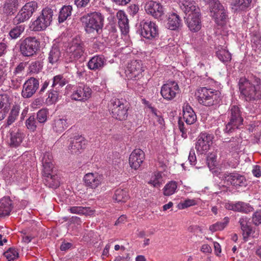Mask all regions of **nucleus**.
<instances>
[{
	"label": "nucleus",
	"mask_w": 261,
	"mask_h": 261,
	"mask_svg": "<svg viewBox=\"0 0 261 261\" xmlns=\"http://www.w3.org/2000/svg\"><path fill=\"white\" fill-rule=\"evenodd\" d=\"M239 86L241 96L246 101L261 99V83L259 78L254 77L251 81L241 78L239 82Z\"/></svg>",
	"instance_id": "1"
},
{
	"label": "nucleus",
	"mask_w": 261,
	"mask_h": 261,
	"mask_svg": "<svg viewBox=\"0 0 261 261\" xmlns=\"http://www.w3.org/2000/svg\"><path fill=\"white\" fill-rule=\"evenodd\" d=\"M42 175L49 187L57 188L59 186L60 182L57 175L53 174L54 164L52 154L45 152L42 159Z\"/></svg>",
	"instance_id": "2"
},
{
	"label": "nucleus",
	"mask_w": 261,
	"mask_h": 261,
	"mask_svg": "<svg viewBox=\"0 0 261 261\" xmlns=\"http://www.w3.org/2000/svg\"><path fill=\"white\" fill-rule=\"evenodd\" d=\"M81 21L87 33L98 34L103 27L104 17L100 13L94 12L82 16Z\"/></svg>",
	"instance_id": "3"
},
{
	"label": "nucleus",
	"mask_w": 261,
	"mask_h": 261,
	"mask_svg": "<svg viewBox=\"0 0 261 261\" xmlns=\"http://www.w3.org/2000/svg\"><path fill=\"white\" fill-rule=\"evenodd\" d=\"M84 43L79 37L76 36L69 42L66 48L65 59L66 62L77 61L84 53Z\"/></svg>",
	"instance_id": "4"
},
{
	"label": "nucleus",
	"mask_w": 261,
	"mask_h": 261,
	"mask_svg": "<svg viewBox=\"0 0 261 261\" xmlns=\"http://www.w3.org/2000/svg\"><path fill=\"white\" fill-rule=\"evenodd\" d=\"M197 93L199 102L206 107L217 105L220 100V92L213 89L201 87L197 90Z\"/></svg>",
	"instance_id": "5"
},
{
	"label": "nucleus",
	"mask_w": 261,
	"mask_h": 261,
	"mask_svg": "<svg viewBox=\"0 0 261 261\" xmlns=\"http://www.w3.org/2000/svg\"><path fill=\"white\" fill-rule=\"evenodd\" d=\"M228 122L226 124L224 131L230 133L238 128L243 121L240 108L237 105H230L228 111Z\"/></svg>",
	"instance_id": "6"
},
{
	"label": "nucleus",
	"mask_w": 261,
	"mask_h": 261,
	"mask_svg": "<svg viewBox=\"0 0 261 261\" xmlns=\"http://www.w3.org/2000/svg\"><path fill=\"white\" fill-rule=\"evenodd\" d=\"M53 11L51 8L46 7L41 12V14L35 20L32 21L30 28L32 31L38 32L44 30L52 21Z\"/></svg>",
	"instance_id": "7"
},
{
	"label": "nucleus",
	"mask_w": 261,
	"mask_h": 261,
	"mask_svg": "<svg viewBox=\"0 0 261 261\" xmlns=\"http://www.w3.org/2000/svg\"><path fill=\"white\" fill-rule=\"evenodd\" d=\"M210 10L211 16L218 25H223L226 22L228 19L227 10L218 0L211 2Z\"/></svg>",
	"instance_id": "8"
},
{
	"label": "nucleus",
	"mask_w": 261,
	"mask_h": 261,
	"mask_svg": "<svg viewBox=\"0 0 261 261\" xmlns=\"http://www.w3.org/2000/svg\"><path fill=\"white\" fill-rule=\"evenodd\" d=\"M110 108L113 117L120 121L125 120L128 116V103L123 99L114 98L111 100Z\"/></svg>",
	"instance_id": "9"
},
{
	"label": "nucleus",
	"mask_w": 261,
	"mask_h": 261,
	"mask_svg": "<svg viewBox=\"0 0 261 261\" xmlns=\"http://www.w3.org/2000/svg\"><path fill=\"white\" fill-rule=\"evenodd\" d=\"M39 46L40 41L35 37H27L20 42V52L23 57H32L36 54Z\"/></svg>",
	"instance_id": "10"
},
{
	"label": "nucleus",
	"mask_w": 261,
	"mask_h": 261,
	"mask_svg": "<svg viewBox=\"0 0 261 261\" xmlns=\"http://www.w3.org/2000/svg\"><path fill=\"white\" fill-rule=\"evenodd\" d=\"M38 4L35 1L26 3L19 11L13 19V22L16 24L24 22L29 20L37 10Z\"/></svg>",
	"instance_id": "11"
},
{
	"label": "nucleus",
	"mask_w": 261,
	"mask_h": 261,
	"mask_svg": "<svg viewBox=\"0 0 261 261\" xmlns=\"http://www.w3.org/2000/svg\"><path fill=\"white\" fill-rule=\"evenodd\" d=\"M214 136L206 132L200 134L196 139L195 149L198 154H206L213 144Z\"/></svg>",
	"instance_id": "12"
},
{
	"label": "nucleus",
	"mask_w": 261,
	"mask_h": 261,
	"mask_svg": "<svg viewBox=\"0 0 261 261\" xmlns=\"http://www.w3.org/2000/svg\"><path fill=\"white\" fill-rule=\"evenodd\" d=\"M140 35L148 39H155L159 37V28L155 22L149 20H143L140 22Z\"/></svg>",
	"instance_id": "13"
},
{
	"label": "nucleus",
	"mask_w": 261,
	"mask_h": 261,
	"mask_svg": "<svg viewBox=\"0 0 261 261\" xmlns=\"http://www.w3.org/2000/svg\"><path fill=\"white\" fill-rule=\"evenodd\" d=\"M91 89L87 85L81 83L72 89L70 98L75 101L85 102L91 97Z\"/></svg>",
	"instance_id": "14"
},
{
	"label": "nucleus",
	"mask_w": 261,
	"mask_h": 261,
	"mask_svg": "<svg viewBox=\"0 0 261 261\" xmlns=\"http://www.w3.org/2000/svg\"><path fill=\"white\" fill-rule=\"evenodd\" d=\"M178 84L174 81H168L162 85L160 93L163 98L167 101H171L179 93Z\"/></svg>",
	"instance_id": "15"
},
{
	"label": "nucleus",
	"mask_w": 261,
	"mask_h": 261,
	"mask_svg": "<svg viewBox=\"0 0 261 261\" xmlns=\"http://www.w3.org/2000/svg\"><path fill=\"white\" fill-rule=\"evenodd\" d=\"M141 61L133 60L127 64L125 69L126 76L128 80H136L142 76L144 71Z\"/></svg>",
	"instance_id": "16"
},
{
	"label": "nucleus",
	"mask_w": 261,
	"mask_h": 261,
	"mask_svg": "<svg viewBox=\"0 0 261 261\" xmlns=\"http://www.w3.org/2000/svg\"><path fill=\"white\" fill-rule=\"evenodd\" d=\"M83 181L88 189L95 190L103 182L104 178L97 172H89L84 175Z\"/></svg>",
	"instance_id": "17"
},
{
	"label": "nucleus",
	"mask_w": 261,
	"mask_h": 261,
	"mask_svg": "<svg viewBox=\"0 0 261 261\" xmlns=\"http://www.w3.org/2000/svg\"><path fill=\"white\" fill-rule=\"evenodd\" d=\"M144 10L147 14L158 19H160L164 13L162 5L152 0L145 1Z\"/></svg>",
	"instance_id": "18"
},
{
	"label": "nucleus",
	"mask_w": 261,
	"mask_h": 261,
	"mask_svg": "<svg viewBox=\"0 0 261 261\" xmlns=\"http://www.w3.org/2000/svg\"><path fill=\"white\" fill-rule=\"evenodd\" d=\"M39 80L31 77L27 80L23 85L21 96L24 98L32 97L39 88Z\"/></svg>",
	"instance_id": "19"
},
{
	"label": "nucleus",
	"mask_w": 261,
	"mask_h": 261,
	"mask_svg": "<svg viewBox=\"0 0 261 261\" xmlns=\"http://www.w3.org/2000/svg\"><path fill=\"white\" fill-rule=\"evenodd\" d=\"M223 179L227 185H232L236 187H242L246 185V179L244 176L237 173H225Z\"/></svg>",
	"instance_id": "20"
},
{
	"label": "nucleus",
	"mask_w": 261,
	"mask_h": 261,
	"mask_svg": "<svg viewBox=\"0 0 261 261\" xmlns=\"http://www.w3.org/2000/svg\"><path fill=\"white\" fill-rule=\"evenodd\" d=\"M145 159V153L140 149H136L130 153L129 158L130 167L137 170L139 168Z\"/></svg>",
	"instance_id": "21"
},
{
	"label": "nucleus",
	"mask_w": 261,
	"mask_h": 261,
	"mask_svg": "<svg viewBox=\"0 0 261 261\" xmlns=\"http://www.w3.org/2000/svg\"><path fill=\"white\" fill-rule=\"evenodd\" d=\"M200 16V11L188 14L187 23L191 31L197 32L201 29V23Z\"/></svg>",
	"instance_id": "22"
},
{
	"label": "nucleus",
	"mask_w": 261,
	"mask_h": 261,
	"mask_svg": "<svg viewBox=\"0 0 261 261\" xmlns=\"http://www.w3.org/2000/svg\"><path fill=\"white\" fill-rule=\"evenodd\" d=\"M86 143V140L82 136H75L70 142L69 150L72 154H79L85 147Z\"/></svg>",
	"instance_id": "23"
},
{
	"label": "nucleus",
	"mask_w": 261,
	"mask_h": 261,
	"mask_svg": "<svg viewBox=\"0 0 261 261\" xmlns=\"http://www.w3.org/2000/svg\"><path fill=\"white\" fill-rule=\"evenodd\" d=\"M107 64L106 59L102 55H96L92 57L88 61L87 66L91 70H100Z\"/></svg>",
	"instance_id": "24"
},
{
	"label": "nucleus",
	"mask_w": 261,
	"mask_h": 261,
	"mask_svg": "<svg viewBox=\"0 0 261 261\" xmlns=\"http://www.w3.org/2000/svg\"><path fill=\"white\" fill-rule=\"evenodd\" d=\"M225 207L229 210L244 213L252 212L253 210V207L249 204L241 201H238L236 203H226Z\"/></svg>",
	"instance_id": "25"
},
{
	"label": "nucleus",
	"mask_w": 261,
	"mask_h": 261,
	"mask_svg": "<svg viewBox=\"0 0 261 261\" xmlns=\"http://www.w3.org/2000/svg\"><path fill=\"white\" fill-rule=\"evenodd\" d=\"M182 116L187 125L194 123L197 120L195 113L188 102H185L183 105Z\"/></svg>",
	"instance_id": "26"
},
{
	"label": "nucleus",
	"mask_w": 261,
	"mask_h": 261,
	"mask_svg": "<svg viewBox=\"0 0 261 261\" xmlns=\"http://www.w3.org/2000/svg\"><path fill=\"white\" fill-rule=\"evenodd\" d=\"M252 2V0H233L231 9L237 13L246 12L250 8Z\"/></svg>",
	"instance_id": "27"
},
{
	"label": "nucleus",
	"mask_w": 261,
	"mask_h": 261,
	"mask_svg": "<svg viewBox=\"0 0 261 261\" xmlns=\"http://www.w3.org/2000/svg\"><path fill=\"white\" fill-rule=\"evenodd\" d=\"M116 17L121 32L123 34H126L129 32L128 20L125 13L122 10L117 12Z\"/></svg>",
	"instance_id": "28"
},
{
	"label": "nucleus",
	"mask_w": 261,
	"mask_h": 261,
	"mask_svg": "<svg viewBox=\"0 0 261 261\" xmlns=\"http://www.w3.org/2000/svg\"><path fill=\"white\" fill-rule=\"evenodd\" d=\"M179 4L181 9L186 14L200 11L198 7L193 0H179Z\"/></svg>",
	"instance_id": "29"
},
{
	"label": "nucleus",
	"mask_w": 261,
	"mask_h": 261,
	"mask_svg": "<svg viewBox=\"0 0 261 261\" xmlns=\"http://www.w3.org/2000/svg\"><path fill=\"white\" fill-rule=\"evenodd\" d=\"M13 207L12 200L9 197H4L0 200V217L10 215Z\"/></svg>",
	"instance_id": "30"
},
{
	"label": "nucleus",
	"mask_w": 261,
	"mask_h": 261,
	"mask_svg": "<svg viewBox=\"0 0 261 261\" xmlns=\"http://www.w3.org/2000/svg\"><path fill=\"white\" fill-rule=\"evenodd\" d=\"M182 25V20L176 13L172 12L168 14L167 27L171 30H176Z\"/></svg>",
	"instance_id": "31"
},
{
	"label": "nucleus",
	"mask_w": 261,
	"mask_h": 261,
	"mask_svg": "<svg viewBox=\"0 0 261 261\" xmlns=\"http://www.w3.org/2000/svg\"><path fill=\"white\" fill-rule=\"evenodd\" d=\"M68 126L67 120L64 118L57 117L54 120L52 123L53 130L57 133H62Z\"/></svg>",
	"instance_id": "32"
},
{
	"label": "nucleus",
	"mask_w": 261,
	"mask_h": 261,
	"mask_svg": "<svg viewBox=\"0 0 261 261\" xmlns=\"http://www.w3.org/2000/svg\"><path fill=\"white\" fill-rule=\"evenodd\" d=\"M10 107L9 98L7 95H0V120L4 119Z\"/></svg>",
	"instance_id": "33"
},
{
	"label": "nucleus",
	"mask_w": 261,
	"mask_h": 261,
	"mask_svg": "<svg viewBox=\"0 0 261 261\" xmlns=\"http://www.w3.org/2000/svg\"><path fill=\"white\" fill-rule=\"evenodd\" d=\"M61 58L62 55L60 48L57 45H54L48 55V62L53 65L58 63Z\"/></svg>",
	"instance_id": "34"
},
{
	"label": "nucleus",
	"mask_w": 261,
	"mask_h": 261,
	"mask_svg": "<svg viewBox=\"0 0 261 261\" xmlns=\"http://www.w3.org/2000/svg\"><path fill=\"white\" fill-rule=\"evenodd\" d=\"M72 214L80 215H92L94 211L90 207H84L81 206H73L69 207L68 210Z\"/></svg>",
	"instance_id": "35"
},
{
	"label": "nucleus",
	"mask_w": 261,
	"mask_h": 261,
	"mask_svg": "<svg viewBox=\"0 0 261 261\" xmlns=\"http://www.w3.org/2000/svg\"><path fill=\"white\" fill-rule=\"evenodd\" d=\"M19 6L18 0H5L4 5V12L8 14H13Z\"/></svg>",
	"instance_id": "36"
},
{
	"label": "nucleus",
	"mask_w": 261,
	"mask_h": 261,
	"mask_svg": "<svg viewBox=\"0 0 261 261\" xmlns=\"http://www.w3.org/2000/svg\"><path fill=\"white\" fill-rule=\"evenodd\" d=\"M72 7L70 5H65L63 6L60 10L58 21L60 23L63 22L66 20L70 17L72 12Z\"/></svg>",
	"instance_id": "37"
},
{
	"label": "nucleus",
	"mask_w": 261,
	"mask_h": 261,
	"mask_svg": "<svg viewBox=\"0 0 261 261\" xmlns=\"http://www.w3.org/2000/svg\"><path fill=\"white\" fill-rule=\"evenodd\" d=\"M69 81V78L65 74H58L53 77L52 87H62L67 84Z\"/></svg>",
	"instance_id": "38"
},
{
	"label": "nucleus",
	"mask_w": 261,
	"mask_h": 261,
	"mask_svg": "<svg viewBox=\"0 0 261 261\" xmlns=\"http://www.w3.org/2000/svg\"><path fill=\"white\" fill-rule=\"evenodd\" d=\"M129 196L126 189H117L115 192L113 199L117 202H125L128 199Z\"/></svg>",
	"instance_id": "39"
},
{
	"label": "nucleus",
	"mask_w": 261,
	"mask_h": 261,
	"mask_svg": "<svg viewBox=\"0 0 261 261\" xmlns=\"http://www.w3.org/2000/svg\"><path fill=\"white\" fill-rule=\"evenodd\" d=\"M242 231L243 239L245 242L247 241L250 237L256 238L258 237V230L255 228H252L251 226L245 228Z\"/></svg>",
	"instance_id": "40"
},
{
	"label": "nucleus",
	"mask_w": 261,
	"mask_h": 261,
	"mask_svg": "<svg viewBox=\"0 0 261 261\" xmlns=\"http://www.w3.org/2000/svg\"><path fill=\"white\" fill-rule=\"evenodd\" d=\"M24 138L23 133L17 131L11 133L10 145L13 147L18 146L22 142Z\"/></svg>",
	"instance_id": "41"
},
{
	"label": "nucleus",
	"mask_w": 261,
	"mask_h": 261,
	"mask_svg": "<svg viewBox=\"0 0 261 261\" xmlns=\"http://www.w3.org/2000/svg\"><path fill=\"white\" fill-rule=\"evenodd\" d=\"M242 142V139L240 137L237 138H233L227 144V147L229 149L230 152L238 153L240 149L241 145Z\"/></svg>",
	"instance_id": "42"
},
{
	"label": "nucleus",
	"mask_w": 261,
	"mask_h": 261,
	"mask_svg": "<svg viewBox=\"0 0 261 261\" xmlns=\"http://www.w3.org/2000/svg\"><path fill=\"white\" fill-rule=\"evenodd\" d=\"M177 188V182L175 181H170L164 186L163 189V194L166 196H171L176 192Z\"/></svg>",
	"instance_id": "43"
},
{
	"label": "nucleus",
	"mask_w": 261,
	"mask_h": 261,
	"mask_svg": "<svg viewBox=\"0 0 261 261\" xmlns=\"http://www.w3.org/2000/svg\"><path fill=\"white\" fill-rule=\"evenodd\" d=\"M229 222V217H225L222 222H217L215 224L211 225L209 227V230L212 232L222 230L227 225Z\"/></svg>",
	"instance_id": "44"
},
{
	"label": "nucleus",
	"mask_w": 261,
	"mask_h": 261,
	"mask_svg": "<svg viewBox=\"0 0 261 261\" xmlns=\"http://www.w3.org/2000/svg\"><path fill=\"white\" fill-rule=\"evenodd\" d=\"M216 55L218 59L223 63H228L231 59V54L225 49H219L216 52Z\"/></svg>",
	"instance_id": "45"
},
{
	"label": "nucleus",
	"mask_w": 261,
	"mask_h": 261,
	"mask_svg": "<svg viewBox=\"0 0 261 261\" xmlns=\"http://www.w3.org/2000/svg\"><path fill=\"white\" fill-rule=\"evenodd\" d=\"M27 62H22L19 63L15 68L13 72V76L11 80L12 82H14L15 78L16 77H20L19 75H22L23 74L25 67H27Z\"/></svg>",
	"instance_id": "46"
},
{
	"label": "nucleus",
	"mask_w": 261,
	"mask_h": 261,
	"mask_svg": "<svg viewBox=\"0 0 261 261\" xmlns=\"http://www.w3.org/2000/svg\"><path fill=\"white\" fill-rule=\"evenodd\" d=\"M25 26L23 24L17 25L9 32V36L12 39H16L19 37L24 32Z\"/></svg>",
	"instance_id": "47"
},
{
	"label": "nucleus",
	"mask_w": 261,
	"mask_h": 261,
	"mask_svg": "<svg viewBox=\"0 0 261 261\" xmlns=\"http://www.w3.org/2000/svg\"><path fill=\"white\" fill-rule=\"evenodd\" d=\"M8 73L7 61L3 59H0V84L6 80Z\"/></svg>",
	"instance_id": "48"
},
{
	"label": "nucleus",
	"mask_w": 261,
	"mask_h": 261,
	"mask_svg": "<svg viewBox=\"0 0 261 261\" xmlns=\"http://www.w3.org/2000/svg\"><path fill=\"white\" fill-rule=\"evenodd\" d=\"M199 199H187L181 201L178 204V208L180 210H184L189 207L196 205L198 204Z\"/></svg>",
	"instance_id": "49"
},
{
	"label": "nucleus",
	"mask_w": 261,
	"mask_h": 261,
	"mask_svg": "<svg viewBox=\"0 0 261 261\" xmlns=\"http://www.w3.org/2000/svg\"><path fill=\"white\" fill-rule=\"evenodd\" d=\"M4 256L8 261H14L19 257V253L15 248H10L4 253Z\"/></svg>",
	"instance_id": "50"
},
{
	"label": "nucleus",
	"mask_w": 261,
	"mask_h": 261,
	"mask_svg": "<svg viewBox=\"0 0 261 261\" xmlns=\"http://www.w3.org/2000/svg\"><path fill=\"white\" fill-rule=\"evenodd\" d=\"M43 67L42 62L39 61L32 62L29 67V72L33 74H37L41 71Z\"/></svg>",
	"instance_id": "51"
},
{
	"label": "nucleus",
	"mask_w": 261,
	"mask_h": 261,
	"mask_svg": "<svg viewBox=\"0 0 261 261\" xmlns=\"http://www.w3.org/2000/svg\"><path fill=\"white\" fill-rule=\"evenodd\" d=\"M19 110L20 107L19 106L15 105L13 107L7 119V124L8 125H11L15 121L16 118L18 116Z\"/></svg>",
	"instance_id": "52"
},
{
	"label": "nucleus",
	"mask_w": 261,
	"mask_h": 261,
	"mask_svg": "<svg viewBox=\"0 0 261 261\" xmlns=\"http://www.w3.org/2000/svg\"><path fill=\"white\" fill-rule=\"evenodd\" d=\"M58 92L54 90H50L47 93V98L45 102L47 105H50L55 103L58 98Z\"/></svg>",
	"instance_id": "53"
},
{
	"label": "nucleus",
	"mask_w": 261,
	"mask_h": 261,
	"mask_svg": "<svg viewBox=\"0 0 261 261\" xmlns=\"http://www.w3.org/2000/svg\"><path fill=\"white\" fill-rule=\"evenodd\" d=\"M162 173L160 172H155L152 175L148 183L154 187H158L162 184Z\"/></svg>",
	"instance_id": "54"
},
{
	"label": "nucleus",
	"mask_w": 261,
	"mask_h": 261,
	"mask_svg": "<svg viewBox=\"0 0 261 261\" xmlns=\"http://www.w3.org/2000/svg\"><path fill=\"white\" fill-rule=\"evenodd\" d=\"M48 115V112L46 109H42L37 113V119L39 122L44 123L46 121Z\"/></svg>",
	"instance_id": "55"
},
{
	"label": "nucleus",
	"mask_w": 261,
	"mask_h": 261,
	"mask_svg": "<svg viewBox=\"0 0 261 261\" xmlns=\"http://www.w3.org/2000/svg\"><path fill=\"white\" fill-rule=\"evenodd\" d=\"M25 124L29 129L34 131L37 127L35 116L34 115L30 116L26 120Z\"/></svg>",
	"instance_id": "56"
},
{
	"label": "nucleus",
	"mask_w": 261,
	"mask_h": 261,
	"mask_svg": "<svg viewBox=\"0 0 261 261\" xmlns=\"http://www.w3.org/2000/svg\"><path fill=\"white\" fill-rule=\"evenodd\" d=\"M252 220L256 226L261 224V211H256L253 214Z\"/></svg>",
	"instance_id": "57"
},
{
	"label": "nucleus",
	"mask_w": 261,
	"mask_h": 261,
	"mask_svg": "<svg viewBox=\"0 0 261 261\" xmlns=\"http://www.w3.org/2000/svg\"><path fill=\"white\" fill-rule=\"evenodd\" d=\"M251 42L253 46L259 48L261 46V38L259 35H255L252 38Z\"/></svg>",
	"instance_id": "58"
},
{
	"label": "nucleus",
	"mask_w": 261,
	"mask_h": 261,
	"mask_svg": "<svg viewBox=\"0 0 261 261\" xmlns=\"http://www.w3.org/2000/svg\"><path fill=\"white\" fill-rule=\"evenodd\" d=\"M188 162L191 165H195L196 162V157L194 150H191L189 156Z\"/></svg>",
	"instance_id": "59"
},
{
	"label": "nucleus",
	"mask_w": 261,
	"mask_h": 261,
	"mask_svg": "<svg viewBox=\"0 0 261 261\" xmlns=\"http://www.w3.org/2000/svg\"><path fill=\"white\" fill-rule=\"evenodd\" d=\"M239 223L241 226V230H243L246 227L249 226L248 224V219L246 217H242L240 218Z\"/></svg>",
	"instance_id": "60"
},
{
	"label": "nucleus",
	"mask_w": 261,
	"mask_h": 261,
	"mask_svg": "<svg viewBox=\"0 0 261 261\" xmlns=\"http://www.w3.org/2000/svg\"><path fill=\"white\" fill-rule=\"evenodd\" d=\"M207 163L210 168H211L213 166H216V157L215 155L209 156L207 159Z\"/></svg>",
	"instance_id": "61"
},
{
	"label": "nucleus",
	"mask_w": 261,
	"mask_h": 261,
	"mask_svg": "<svg viewBox=\"0 0 261 261\" xmlns=\"http://www.w3.org/2000/svg\"><path fill=\"white\" fill-rule=\"evenodd\" d=\"M90 0H75L74 4L77 8H82L86 7L89 3Z\"/></svg>",
	"instance_id": "62"
},
{
	"label": "nucleus",
	"mask_w": 261,
	"mask_h": 261,
	"mask_svg": "<svg viewBox=\"0 0 261 261\" xmlns=\"http://www.w3.org/2000/svg\"><path fill=\"white\" fill-rule=\"evenodd\" d=\"M252 172L253 175L256 177H259L261 176V169L260 167L258 165H255L253 166Z\"/></svg>",
	"instance_id": "63"
},
{
	"label": "nucleus",
	"mask_w": 261,
	"mask_h": 261,
	"mask_svg": "<svg viewBox=\"0 0 261 261\" xmlns=\"http://www.w3.org/2000/svg\"><path fill=\"white\" fill-rule=\"evenodd\" d=\"M179 128L180 131L182 133L181 136L182 138H186L187 137V129L185 127L183 123L179 121L178 122Z\"/></svg>",
	"instance_id": "64"
}]
</instances>
